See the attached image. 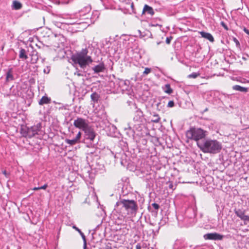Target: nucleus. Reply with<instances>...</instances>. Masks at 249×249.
<instances>
[{"label": "nucleus", "instance_id": "nucleus-12", "mask_svg": "<svg viewBox=\"0 0 249 249\" xmlns=\"http://www.w3.org/2000/svg\"><path fill=\"white\" fill-rule=\"evenodd\" d=\"M200 34L202 37L207 39L210 41L212 42L214 41V38L211 34L202 31L200 32Z\"/></svg>", "mask_w": 249, "mask_h": 249}, {"label": "nucleus", "instance_id": "nucleus-8", "mask_svg": "<svg viewBox=\"0 0 249 249\" xmlns=\"http://www.w3.org/2000/svg\"><path fill=\"white\" fill-rule=\"evenodd\" d=\"M224 236L216 232L209 233L204 235L203 237L205 240H221Z\"/></svg>", "mask_w": 249, "mask_h": 249}, {"label": "nucleus", "instance_id": "nucleus-33", "mask_svg": "<svg viewBox=\"0 0 249 249\" xmlns=\"http://www.w3.org/2000/svg\"><path fill=\"white\" fill-rule=\"evenodd\" d=\"M2 173L5 175L6 177H8V175L5 170L3 171Z\"/></svg>", "mask_w": 249, "mask_h": 249}, {"label": "nucleus", "instance_id": "nucleus-20", "mask_svg": "<svg viewBox=\"0 0 249 249\" xmlns=\"http://www.w3.org/2000/svg\"><path fill=\"white\" fill-rule=\"evenodd\" d=\"M19 56L20 58L27 59L28 58L27 55L26 54V51L24 49H21L19 51Z\"/></svg>", "mask_w": 249, "mask_h": 249}, {"label": "nucleus", "instance_id": "nucleus-21", "mask_svg": "<svg viewBox=\"0 0 249 249\" xmlns=\"http://www.w3.org/2000/svg\"><path fill=\"white\" fill-rule=\"evenodd\" d=\"M13 80V76L11 70H9L6 73V81H11Z\"/></svg>", "mask_w": 249, "mask_h": 249}, {"label": "nucleus", "instance_id": "nucleus-5", "mask_svg": "<svg viewBox=\"0 0 249 249\" xmlns=\"http://www.w3.org/2000/svg\"><path fill=\"white\" fill-rule=\"evenodd\" d=\"M41 128V124L40 123L30 127L23 126L21 127V133L24 137L31 138L38 134Z\"/></svg>", "mask_w": 249, "mask_h": 249}, {"label": "nucleus", "instance_id": "nucleus-26", "mask_svg": "<svg viewBox=\"0 0 249 249\" xmlns=\"http://www.w3.org/2000/svg\"><path fill=\"white\" fill-rule=\"evenodd\" d=\"M152 206L155 210H158L160 208L159 205L156 203H152Z\"/></svg>", "mask_w": 249, "mask_h": 249}, {"label": "nucleus", "instance_id": "nucleus-32", "mask_svg": "<svg viewBox=\"0 0 249 249\" xmlns=\"http://www.w3.org/2000/svg\"><path fill=\"white\" fill-rule=\"evenodd\" d=\"M233 40H234V41L235 42L236 45H238V46L240 45L239 42L236 38H234Z\"/></svg>", "mask_w": 249, "mask_h": 249}, {"label": "nucleus", "instance_id": "nucleus-1", "mask_svg": "<svg viewBox=\"0 0 249 249\" xmlns=\"http://www.w3.org/2000/svg\"><path fill=\"white\" fill-rule=\"evenodd\" d=\"M87 48L82 49L80 51L72 54L71 59L74 64H78L81 68L84 69L93 61L91 57L89 55Z\"/></svg>", "mask_w": 249, "mask_h": 249}, {"label": "nucleus", "instance_id": "nucleus-14", "mask_svg": "<svg viewBox=\"0 0 249 249\" xmlns=\"http://www.w3.org/2000/svg\"><path fill=\"white\" fill-rule=\"evenodd\" d=\"M73 228L76 231H79L81 233V236L83 240L84 241V246H83V249H86L87 248V242H86V236L84 235V234L81 231L78 229L77 227H76L75 226H73Z\"/></svg>", "mask_w": 249, "mask_h": 249}, {"label": "nucleus", "instance_id": "nucleus-2", "mask_svg": "<svg viewBox=\"0 0 249 249\" xmlns=\"http://www.w3.org/2000/svg\"><path fill=\"white\" fill-rule=\"evenodd\" d=\"M197 145L204 153L215 154L222 149L221 143L215 140L208 139L203 142H197Z\"/></svg>", "mask_w": 249, "mask_h": 249}, {"label": "nucleus", "instance_id": "nucleus-36", "mask_svg": "<svg viewBox=\"0 0 249 249\" xmlns=\"http://www.w3.org/2000/svg\"><path fill=\"white\" fill-rule=\"evenodd\" d=\"M242 59H243L245 61H246L247 60V58L246 57V56H243L242 57Z\"/></svg>", "mask_w": 249, "mask_h": 249}, {"label": "nucleus", "instance_id": "nucleus-37", "mask_svg": "<svg viewBox=\"0 0 249 249\" xmlns=\"http://www.w3.org/2000/svg\"><path fill=\"white\" fill-rule=\"evenodd\" d=\"M137 112L138 113H142V112L141 111H137Z\"/></svg>", "mask_w": 249, "mask_h": 249}, {"label": "nucleus", "instance_id": "nucleus-16", "mask_svg": "<svg viewBox=\"0 0 249 249\" xmlns=\"http://www.w3.org/2000/svg\"><path fill=\"white\" fill-rule=\"evenodd\" d=\"M232 89L235 90H238L243 92H246L248 91L247 88L241 87L239 85H234L232 87Z\"/></svg>", "mask_w": 249, "mask_h": 249}, {"label": "nucleus", "instance_id": "nucleus-9", "mask_svg": "<svg viewBox=\"0 0 249 249\" xmlns=\"http://www.w3.org/2000/svg\"><path fill=\"white\" fill-rule=\"evenodd\" d=\"M245 210L241 209L235 210L234 213L236 215L243 221H249V215L245 214Z\"/></svg>", "mask_w": 249, "mask_h": 249}, {"label": "nucleus", "instance_id": "nucleus-22", "mask_svg": "<svg viewBox=\"0 0 249 249\" xmlns=\"http://www.w3.org/2000/svg\"><path fill=\"white\" fill-rule=\"evenodd\" d=\"M160 118L159 115L157 114H154L153 116V119L151 121L154 123H158L159 122Z\"/></svg>", "mask_w": 249, "mask_h": 249}, {"label": "nucleus", "instance_id": "nucleus-19", "mask_svg": "<svg viewBox=\"0 0 249 249\" xmlns=\"http://www.w3.org/2000/svg\"><path fill=\"white\" fill-rule=\"evenodd\" d=\"M163 89L165 93H167L169 94H170L173 92V90L171 88L170 85L169 84L165 85L164 87L163 88Z\"/></svg>", "mask_w": 249, "mask_h": 249}, {"label": "nucleus", "instance_id": "nucleus-18", "mask_svg": "<svg viewBox=\"0 0 249 249\" xmlns=\"http://www.w3.org/2000/svg\"><path fill=\"white\" fill-rule=\"evenodd\" d=\"M90 97H91V100L94 103H97L98 101V100L100 98V96L97 93L94 92L90 95Z\"/></svg>", "mask_w": 249, "mask_h": 249}, {"label": "nucleus", "instance_id": "nucleus-29", "mask_svg": "<svg viewBox=\"0 0 249 249\" xmlns=\"http://www.w3.org/2000/svg\"><path fill=\"white\" fill-rule=\"evenodd\" d=\"M221 25L226 30H228V28L227 27V26L226 25V24L223 22V21H222L221 22Z\"/></svg>", "mask_w": 249, "mask_h": 249}, {"label": "nucleus", "instance_id": "nucleus-15", "mask_svg": "<svg viewBox=\"0 0 249 249\" xmlns=\"http://www.w3.org/2000/svg\"><path fill=\"white\" fill-rule=\"evenodd\" d=\"M51 102V99L47 96H44L39 101L38 103L40 105L49 104Z\"/></svg>", "mask_w": 249, "mask_h": 249}, {"label": "nucleus", "instance_id": "nucleus-6", "mask_svg": "<svg viewBox=\"0 0 249 249\" xmlns=\"http://www.w3.org/2000/svg\"><path fill=\"white\" fill-rule=\"evenodd\" d=\"M73 125L76 128L83 131L89 125V123L88 120L82 118H77L74 121Z\"/></svg>", "mask_w": 249, "mask_h": 249}, {"label": "nucleus", "instance_id": "nucleus-35", "mask_svg": "<svg viewBox=\"0 0 249 249\" xmlns=\"http://www.w3.org/2000/svg\"><path fill=\"white\" fill-rule=\"evenodd\" d=\"M33 190H40V188H39V187H35L33 188Z\"/></svg>", "mask_w": 249, "mask_h": 249}, {"label": "nucleus", "instance_id": "nucleus-30", "mask_svg": "<svg viewBox=\"0 0 249 249\" xmlns=\"http://www.w3.org/2000/svg\"><path fill=\"white\" fill-rule=\"evenodd\" d=\"M48 185L47 184H44V185L42 186L41 187H40L39 188L40 189H46V188L47 187Z\"/></svg>", "mask_w": 249, "mask_h": 249}, {"label": "nucleus", "instance_id": "nucleus-40", "mask_svg": "<svg viewBox=\"0 0 249 249\" xmlns=\"http://www.w3.org/2000/svg\"><path fill=\"white\" fill-rule=\"evenodd\" d=\"M78 231V233H80V234L81 235V233L79 231Z\"/></svg>", "mask_w": 249, "mask_h": 249}, {"label": "nucleus", "instance_id": "nucleus-28", "mask_svg": "<svg viewBox=\"0 0 249 249\" xmlns=\"http://www.w3.org/2000/svg\"><path fill=\"white\" fill-rule=\"evenodd\" d=\"M74 74V75H76L78 76H82L83 75V74H82L81 72H80L79 71H78L77 69L76 71L75 72Z\"/></svg>", "mask_w": 249, "mask_h": 249}, {"label": "nucleus", "instance_id": "nucleus-23", "mask_svg": "<svg viewBox=\"0 0 249 249\" xmlns=\"http://www.w3.org/2000/svg\"><path fill=\"white\" fill-rule=\"evenodd\" d=\"M200 75V73L197 72H193L189 75H188V77L189 78H196V77H197L198 76Z\"/></svg>", "mask_w": 249, "mask_h": 249}, {"label": "nucleus", "instance_id": "nucleus-7", "mask_svg": "<svg viewBox=\"0 0 249 249\" xmlns=\"http://www.w3.org/2000/svg\"><path fill=\"white\" fill-rule=\"evenodd\" d=\"M83 131L85 133L86 138L93 142L96 136L94 129L89 125Z\"/></svg>", "mask_w": 249, "mask_h": 249}, {"label": "nucleus", "instance_id": "nucleus-41", "mask_svg": "<svg viewBox=\"0 0 249 249\" xmlns=\"http://www.w3.org/2000/svg\"><path fill=\"white\" fill-rule=\"evenodd\" d=\"M246 56H247V57H249V55L247 54Z\"/></svg>", "mask_w": 249, "mask_h": 249}, {"label": "nucleus", "instance_id": "nucleus-17", "mask_svg": "<svg viewBox=\"0 0 249 249\" xmlns=\"http://www.w3.org/2000/svg\"><path fill=\"white\" fill-rule=\"evenodd\" d=\"M13 7L15 10H19L21 8L22 4L20 2L14 0L13 2Z\"/></svg>", "mask_w": 249, "mask_h": 249}, {"label": "nucleus", "instance_id": "nucleus-27", "mask_svg": "<svg viewBox=\"0 0 249 249\" xmlns=\"http://www.w3.org/2000/svg\"><path fill=\"white\" fill-rule=\"evenodd\" d=\"M172 39V36H170V37H166V43L168 44H169L171 42V41Z\"/></svg>", "mask_w": 249, "mask_h": 249}, {"label": "nucleus", "instance_id": "nucleus-31", "mask_svg": "<svg viewBox=\"0 0 249 249\" xmlns=\"http://www.w3.org/2000/svg\"><path fill=\"white\" fill-rule=\"evenodd\" d=\"M243 31L248 35H249V30L247 29L246 28L244 27L243 29Z\"/></svg>", "mask_w": 249, "mask_h": 249}, {"label": "nucleus", "instance_id": "nucleus-39", "mask_svg": "<svg viewBox=\"0 0 249 249\" xmlns=\"http://www.w3.org/2000/svg\"><path fill=\"white\" fill-rule=\"evenodd\" d=\"M107 249H112V248L111 247H109V248H107Z\"/></svg>", "mask_w": 249, "mask_h": 249}, {"label": "nucleus", "instance_id": "nucleus-13", "mask_svg": "<svg viewBox=\"0 0 249 249\" xmlns=\"http://www.w3.org/2000/svg\"><path fill=\"white\" fill-rule=\"evenodd\" d=\"M105 69L104 65L103 63L95 66L92 68L95 73H99L103 71Z\"/></svg>", "mask_w": 249, "mask_h": 249}, {"label": "nucleus", "instance_id": "nucleus-34", "mask_svg": "<svg viewBox=\"0 0 249 249\" xmlns=\"http://www.w3.org/2000/svg\"><path fill=\"white\" fill-rule=\"evenodd\" d=\"M136 249H141V245L140 244H137V245L136 246Z\"/></svg>", "mask_w": 249, "mask_h": 249}, {"label": "nucleus", "instance_id": "nucleus-38", "mask_svg": "<svg viewBox=\"0 0 249 249\" xmlns=\"http://www.w3.org/2000/svg\"><path fill=\"white\" fill-rule=\"evenodd\" d=\"M208 110V108H206L205 110H204V111H207Z\"/></svg>", "mask_w": 249, "mask_h": 249}, {"label": "nucleus", "instance_id": "nucleus-24", "mask_svg": "<svg viewBox=\"0 0 249 249\" xmlns=\"http://www.w3.org/2000/svg\"><path fill=\"white\" fill-rule=\"evenodd\" d=\"M151 71V70L150 68H145L144 71L143 72V74L147 75V74H149V73H150Z\"/></svg>", "mask_w": 249, "mask_h": 249}, {"label": "nucleus", "instance_id": "nucleus-42", "mask_svg": "<svg viewBox=\"0 0 249 249\" xmlns=\"http://www.w3.org/2000/svg\"><path fill=\"white\" fill-rule=\"evenodd\" d=\"M247 128H249V126Z\"/></svg>", "mask_w": 249, "mask_h": 249}, {"label": "nucleus", "instance_id": "nucleus-3", "mask_svg": "<svg viewBox=\"0 0 249 249\" xmlns=\"http://www.w3.org/2000/svg\"><path fill=\"white\" fill-rule=\"evenodd\" d=\"M115 207L117 208L119 207L124 208L126 212L127 215L132 216H135L138 211V206L137 202L134 200L121 199L116 203Z\"/></svg>", "mask_w": 249, "mask_h": 249}, {"label": "nucleus", "instance_id": "nucleus-10", "mask_svg": "<svg viewBox=\"0 0 249 249\" xmlns=\"http://www.w3.org/2000/svg\"><path fill=\"white\" fill-rule=\"evenodd\" d=\"M81 137V133L79 131L74 139L72 140L66 139L65 142L67 144H69L71 145H73L79 142Z\"/></svg>", "mask_w": 249, "mask_h": 249}, {"label": "nucleus", "instance_id": "nucleus-4", "mask_svg": "<svg viewBox=\"0 0 249 249\" xmlns=\"http://www.w3.org/2000/svg\"><path fill=\"white\" fill-rule=\"evenodd\" d=\"M207 135V131L200 128L192 127L186 132V135L188 139L194 140L199 142V140L204 138Z\"/></svg>", "mask_w": 249, "mask_h": 249}, {"label": "nucleus", "instance_id": "nucleus-25", "mask_svg": "<svg viewBox=\"0 0 249 249\" xmlns=\"http://www.w3.org/2000/svg\"><path fill=\"white\" fill-rule=\"evenodd\" d=\"M174 105L175 104L173 101H170L168 103L167 107H172L174 106Z\"/></svg>", "mask_w": 249, "mask_h": 249}, {"label": "nucleus", "instance_id": "nucleus-11", "mask_svg": "<svg viewBox=\"0 0 249 249\" xmlns=\"http://www.w3.org/2000/svg\"><path fill=\"white\" fill-rule=\"evenodd\" d=\"M148 14L150 15L151 16H153L154 14V11L152 7L148 6V5L145 4L144 6L142 14Z\"/></svg>", "mask_w": 249, "mask_h": 249}]
</instances>
